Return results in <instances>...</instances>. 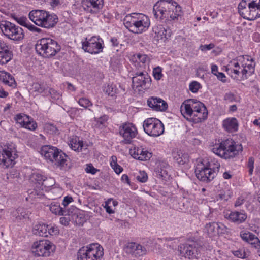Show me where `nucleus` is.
Instances as JSON below:
<instances>
[{
	"label": "nucleus",
	"mask_w": 260,
	"mask_h": 260,
	"mask_svg": "<svg viewBox=\"0 0 260 260\" xmlns=\"http://www.w3.org/2000/svg\"><path fill=\"white\" fill-rule=\"evenodd\" d=\"M12 17L20 25L26 27L29 23L28 20L25 17H19L14 14H12Z\"/></svg>",
	"instance_id": "79ce46f5"
},
{
	"label": "nucleus",
	"mask_w": 260,
	"mask_h": 260,
	"mask_svg": "<svg viewBox=\"0 0 260 260\" xmlns=\"http://www.w3.org/2000/svg\"><path fill=\"white\" fill-rule=\"evenodd\" d=\"M37 126V124L35 121L30 119V117L28 119V121L24 124V127L29 129V130H35Z\"/></svg>",
	"instance_id": "a18cd8bd"
},
{
	"label": "nucleus",
	"mask_w": 260,
	"mask_h": 260,
	"mask_svg": "<svg viewBox=\"0 0 260 260\" xmlns=\"http://www.w3.org/2000/svg\"><path fill=\"white\" fill-rule=\"evenodd\" d=\"M232 253L235 256L240 258H245L246 257L245 252L242 249L233 251Z\"/></svg>",
	"instance_id": "3c124183"
},
{
	"label": "nucleus",
	"mask_w": 260,
	"mask_h": 260,
	"mask_svg": "<svg viewBox=\"0 0 260 260\" xmlns=\"http://www.w3.org/2000/svg\"><path fill=\"white\" fill-rule=\"evenodd\" d=\"M8 95V92H6L2 87H0V97L4 98L7 97Z\"/></svg>",
	"instance_id": "774afa93"
},
{
	"label": "nucleus",
	"mask_w": 260,
	"mask_h": 260,
	"mask_svg": "<svg viewBox=\"0 0 260 260\" xmlns=\"http://www.w3.org/2000/svg\"><path fill=\"white\" fill-rule=\"evenodd\" d=\"M143 126L145 132L152 137H158L164 132L163 123L159 119L154 118L145 120Z\"/></svg>",
	"instance_id": "f8f14e48"
},
{
	"label": "nucleus",
	"mask_w": 260,
	"mask_h": 260,
	"mask_svg": "<svg viewBox=\"0 0 260 260\" xmlns=\"http://www.w3.org/2000/svg\"><path fill=\"white\" fill-rule=\"evenodd\" d=\"M136 179L141 182H145L148 179L147 175L144 171H140L139 174L136 176Z\"/></svg>",
	"instance_id": "de8ad7c7"
},
{
	"label": "nucleus",
	"mask_w": 260,
	"mask_h": 260,
	"mask_svg": "<svg viewBox=\"0 0 260 260\" xmlns=\"http://www.w3.org/2000/svg\"><path fill=\"white\" fill-rule=\"evenodd\" d=\"M45 128L48 133L52 134H56L57 132L56 127L52 124H46Z\"/></svg>",
	"instance_id": "603ef678"
},
{
	"label": "nucleus",
	"mask_w": 260,
	"mask_h": 260,
	"mask_svg": "<svg viewBox=\"0 0 260 260\" xmlns=\"http://www.w3.org/2000/svg\"><path fill=\"white\" fill-rule=\"evenodd\" d=\"M29 117L25 114H18L15 118L17 123L24 127V124L28 121Z\"/></svg>",
	"instance_id": "a19ab883"
},
{
	"label": "nucleus",
	"mask_w": 260,
	"mask_h": 260,
	"mask_svg": "<svg viewBox=\"0 0 260 260\" xmlns=\"http://www.w3.org/2000/svg\"><path fill=\"white\" fill-rule=\"evenodd\" d=\"M195 174L197 178L200 181L208 182L214 178L216 172L201 162L198 163L196 166Z\"/></svg>",
	"instance_id": "ddd939ff"
},
{
	"label": "nucleus",
	"mask_w": 260,
	"mask_h": 260,
	"mask_svg": "<svg viewBox=\"0 0 260 260\" xmlns=\"http://www.w3.org/2000/svg\"><path fill=\"white\" fill-rule=\"evenodd\" d=\"M153 75L156 80H160L162 77L161 69L159 67L154 68L153 71Z\"/></svg>",
	"instance_id": "09e8293b"
},
{
	"label": "nucleus",
	"mask_w": 260,
	"mask_h": 260,
	"mask_svg": "<svg viewBox=\"0 0 260 260\" xmlns=\"http://www.w3.org/2000/svg\"><path fill=\"white\" fill-rule=\"evenodd\" d=\"M151 79L148 73L144 70H141L136 73L133 77V85L136 88H146L150 85Z\"/></svg>",
	"instance_id": "f3484780"
},
{
	"label": "nucleus",
	"mask_w": 260,
	"mask_h": 260,
	"mask_svg": "<svg viewBox=\"0 0 260 260\" xmlns=\"http://www.w3.org/2000/svg\"><path fill=\"white\" fill-rule=\"evenodd\" d=\"M153 11L156 18L166 21H178L183 14L181 7L173 0L157 2L153 6Z\"/></svg>",
	"instance_id": "f257e3e1"
},
{
	"label": "nucleus",
	"mask_w": 260,
	"mask_h": 260,
	"mask_svg": "<svg viewBox=\"0 0 260 260\" xmlns=\"http://www.w3.org/2000/svg\"><path fill=\"white\" fill-rule=\"evenodd\" d=\"M240 236L244 241L251 244L254 247H256L260 244V241L257 237L249 231H241Z\"/></svg>",
	"instance_id": "b1692460"
},
{
	"label": "nucleus",
	"mask_w": 260,
	"mask_h": 260,
	"mask_svg": "<svg viewBox=\"0 0 260 260\" xmlns=\"http://www.w3.org/2000/svg\"><path fill=\"white\" fill-rule=\"evenodd\" d=\"M226 216L230 220L237 224L243 222L247 217L243 211L231 212L229 214H226Z\"/></svg>",
	"instance_id": "c756f323"
},
{
	"label": "nucleus",
	"mask_w": 260,
	"mask_h": 260,
	"mask_svg": "<svg viewBox=\"0 0 260 260\" xmlns=\"http://www.w3.org/2000/svg\"><path fill=\"white\" fill-rule=\"evenodd\" d=\"M173 159L179 165L184 164L187 160L186 155L183 154L180 150H175L172 153Z\"/></svg>",
	"instance_id": "72a5a7b5"
},
{
	"label": "nucleus",
	"mask_w": 260,
	"mask_h": 260,
	"mask_svg": "<svg viewBox=\"0 0 260 260\" xmlns=\"http://www.w3.org/2000/svg\"><path fill=\"white\" fill-rule=\"evenodd\" d=\"M29 18L36 25L45 28L53 27L58 22L55 14H50L43 10H34L29 13Z\"/></svg>",
	"instance_id": "423d86ee"
},
{
	"label": "nucleus",
	"mask_w": 260,
	"mask_h": 260,
	"mask_svg": "<svg viewBox=\"0 0 260 260\" xmlns=\"http://www.w3.org/2000/svg\"><path fill=\"white\" fill-rule=\"evenodd\" d=\"M123 249L126 253L135 256L143 255L146 253V249L144 247L135 242L126 243Z\"/></svg>",
	"instance_id": "412c9836"
},
{
	"label": "nucleus",
	"mask_w": 260,
	"mask_h": 260,
	"mask_svg": "<svg viewBox=\"0 0 260 260\" xmlns=\"http://www.w3.org/2000/svg\"><path fill=\"white\" fill-rule=\"evenodd\" d=\"M0 29L2 33L10 40L20 41L24 37V33L21 27L8 21L0 22Z\"/></svg>",
	"instance_id": "9d476101"
},
{
	"label": "nucleus",
	"mask_w": 260,
	"mask_h": 260,
	"mask_svg": "<svg viewBox=\"0 0 260 260\" xmlns=\"http://www.w3.org/2000/svg\"><path fill=\"white\" fill-rule=\"evenodd\" d=\"M69 145L71 148L74 151H80L83 147V142L80 141L79 138L75 137L70 141Z\"/></svg>",
	"instance_id": "e433bc0d"
},
{
	"label": "nucleus",
	"mask_w": 260,
	"mask_h": 260,
	"mask_svg": "<svg viewBox=\"0 0 260 260\" xmlns=\"http://www.w3.org/2000/svg\"><path fill=\"white\" fill-rule=\"evenodd\" d=\"M241 144H236L232 139L222 141L219 144L213 148V152L221 158L225 159L234 158L242 151Z\"/></svg>",
	"instance_id": "39448f33"
},
{
	"label": "nucleus",
	"mask_w": 260,
	"mask_h": 260,
	"mask_svg": "<svg viewBox=\"0 0 260 260\" xmlns=\"http://www.w3.org/2000/svg\"><path fill=\"white\" fill-rule=\"evenodd\" d=\"M249 1L242 0L238 5L239 12L244 19L249 20L256 19L254 13L250 8Z\"/></svg>",
	"instance_id": "aec40b11"
},
{
	"label": "nucleus",
	"mask_w": 260,
	"mask_h": 260,
	"mask_svg": "<svg viewBox=\"0 0 260 260\" xmlns=\"http://www.w3.org/2000/svg\"><path fill=\"white\" fill-rule=\"evenodd\" d=\"M78 103L81 106L85 108H87L92 105V103L90 100L85 98H80L78 101Z\"/></svg>",
	"instance_id": "c03bdc74"
},
{
	"label": "nucleus",
	"mask_w": 260,
	"mask_h": 260,
	"mask_svg": "<svg viewBox=\"0 0 260 260\" xmlns=\"http://www.w3.org/2000/svg\"><path fill=\"white\" fill-rule=\"evenodd\" d=\"M244 202V199L242 197H239L237 199L235 203V207H237L240 206Z\"/></svg>",
	"instance_id": "e2e57ef3"
},
{
	"label": "nucleus",
	"mask_w": 260,
	"mask_h": 260,
	"mask_svg": "<svg viewBox=\"0 0 260 260\" xmlns=\"http://www.w3.org/2000/svg\"><path fill=\"white\" fill-rule=\"evenodd\" d=\"M0 81L10 86L15 83V79L12 75L4 71H0Z\"/></svg>",
	"instance_id": "2f4dec72"
},
{
	"label": "nucleus",
	"mask_w": 260,
	"mask_h": 260,
	"mask_svg": "<svg viewBox=\"0 0 260 260\" xmlns=\"http://www.w3.org/2000/svg\"><path fill=\"white\" fill-rule=\"evenodd\" d=\"M215 47V45L213 43H210L209 44H206V45H200L199 49L202 51H206L208 50H210L213 48H214Z\"/></svg>",
	"instance_id": "864d4df0"
},
{
	"label": "nucleus",
	"mask_w": 260,
	"mask_h": 260,
	"mask_svg": "<svg viewBox=\"0 0 260 260\" xmlns=\"http://www.w3.org/2000/svg\"><path fill=\"white\" fill-rule=\"evenodd\" d=\"M224 228L225 226L222 223L215 222L209 223L206 226L207 233L210 236L222 233Z\"/></svg>",
	"instance_id": "cd10ccee"
},
{
	"label": "nucleus",
	"mask_w": 260,
	"mask_h": 260,
	"mask_svg": "<svg viewBox=\"0 0 260 260\" xmlns=\"http://www.w3.org/2000/svg\"><path fill=\"white\" fill-rule=\"evenodd\" d=\"M8 48H9L8 46L4 42L0 41V51L7 50Z\"/></svg>",
	"instance_id": "0e129e2a"
},
{
	"label": "nucleus",
	"mask_w": 260,
	"mask_h": 260,
	"mask_svg": "<svg viewBox=\"0 0 260 260\" xmlns=\"http://www.w3.org/2000/svg\"><path fill=\"white\" fill-rule=\"evenodd\" d=\"M13 153L12 148L0 145V165L6 168L12 167L15 164V154Z\"/></svg>",
	"instance_id": "2eb2a0df"
},
{
	"label": "nucleus",
	"mask_w": 260,
	"mask_h": 260,
	"mask_svg": "<svg viewBox=\"0 0 260 260\" xmlns=\"http://www.w3.org/2000/svg\"><path fill=\"white\" fill-rule=\"evenodd\" d=\"M86 171L87 173L94 174L96 172L97 170L93 166L89 164L87 165Z\"/></svg>",
	"instance_id": "052dcab7"
},
{
	"label": "nucleus",
	"mask_w": 260,
	"mask_h": 260,
	"mask_svg": "<svg viewBox=\"0 0 260 260\" xmlns=\"http://www.w3.org/2000/svg\"><path fill=\"white\" fill-rule=\"evenodd\" d=\"M103 255V248L98 243H93L80 248L77 256L78 260H100Z\"/></svg>",
	"instance_id": "1a4fd4ad"
},
{
	"label": "nucleus",
	"mask_w": 260,
	"mask_h": 260,
	"mask_svg": "<svg viewBox=\"0 0 260 260\" xmlns=\"http://www.w3.org/2000/svg\"><path fill=\"white\" fill-rule=\"evenodd\" d=\"M59 230L56 226H48V236L50 235H56L59 233Z\"/></svg>",
	"instance_id": "5fc2aeb1"
},
{
	"label": "nucleus",
	"mask_w": 260,
	"mask_h": 260,
	"mask_svg": "<svg viewBox=\"0 0 260 260\" xmlns=\"http://www.w3.org/2000/svg\"><path fill=\"white\" fill-rule=\"evenodd\" d=\"M180 111L187 120L195 123L205 120L208 116V111L204 104L194 99L184 101L181 105Z\"/></svg>",
	"instance_id": "f03ea898"
},
{
	"label": "nucleus",
	"mask_w": 260,
	"mask_h": 260,
	"mask_svg": "<svg viewBox=\"0 0 260 260\" xmlns=\"http://www.w3.org/2000/svg\"><path fill=\"white\" fill-rule=\"evenodd\" d=\"M112 161L110 163L111 167L113 168L115 173L117 174H120L123 170L122 168L115 162L114 159H116V157L112 156Z\"/></svg>",
	"instance_id": "37998d69"
},
{
	"label": "nucleus",
	"mask_w": 260,
	"mask_h": 260,
	"mask_svg": "<svg viewBox=\"0 0 260 260\" xmlns=\"http://www.w3.org/2000/svg\"><path fill=\"white\" fill-rule=\"evenodd\" d=\"M26 28H27L30 31L36 32H40L41 31V29L38 27H37L33 24H31L29 23L27 25Z\"/></svg>",
	"instance_id": "4d7b16f0"
},
{
	"label": "nucleus",
	"mask_w": 260,
	"mask_h": 260,
	"mask_svg": "<svg viewBox=\"0 0 260 260\" xmlns=\"http://www.w3.org/2000/svg\"><path fill=\"white\" fill-rule=\"evenodd\" d=\"M111 200H109L107 202H106L104 208L106 209V211L109 214H112L114 212V211L111 208V207L109 205L111 204Z\"/></svg>",
	"instance_id": "bf43d9fd"
},
{
	"label": "nucleus",
	"mask_w": 260,
	"mask_h": 260,
	"mask_svg": "<svg viewBox=\"0 0 260 260\" xmlns=\"http://www.w3.org/2000/svg\"><path fill=\"white\" fill-rule=\"evenodd\" d=\"M30 180L32 182H36L45 187L52 186L54 184V180L52 178H47L39 173L32 174Z\"/></svg>",
	"instance_id": "393cba45"
},
{
	"label": "nucleus",
	"mask_w": 260,
	"mask_h": 260,
	"mask_svg": "<svg viewBox=\"0 0 260 260\" xmlns=\"http://www.w3.org/2000/svg\"><path fill=\"white\" fill-rule=\"evenodd\" d=\"M40 153L44 157L51 162H54L55 165L61 169L67 166L68 156L55 147L50 145H45L42 147Z\"/></svg>",
	"instance_id": "0eeeda50"
},
{
	"label": "nucleus",
	"mask_w": 260,
	"mask_h": 260,
	"mask_svg": "<svg viewBox=\"0 0 260 260\" xmlns=\"http://www.w3.org/2000/svg\"><path fill=\"white\" fill-rule=\"evenodd\" d=\"M33 233L36 235L42 237L48 236V225L43 223H38L35 225Z\"/></svg>",
	"instance_id": "7c9ffc66"
},
{
	"label": "nucleus",
	"mask_w": 260,
	"mask_h": 260,
	"mask_svg": "<svg viewBox=\"0 0 260 260\" xmlns=\"http://www.w3.org/2000/svg\"><path fill=\"white\" fill-rule=\"evenodd\" d=\"M129 154L133 158L141 161L149 160L152 157V153L142 147H134L131 149Z\"/></svg>",
	"instance_id": "4be33fe9"
},
{
	"label": "nucleus",
	"mask_w": 260,
	"mask_h": 260,
	"mask_svg": "<svg viewBox=\"0 0 260 260\" xmlns=\"http://www.w3.org/2000/svg\"><path fill=\"white\" fill-rule=\"evenodd\" d=\"M254 159L251 157L249 158L248 161L247 163V168L248 169V172L249 175H252L253 171L254 169Z\"/></svg>",
	"instance_id": "8fccbe9b"
},
{
	"label": "nucleus",
	"mask_w": 260,
	"mask_h": 260,
	"mask_svg": "<svg viewBox=\"0 0 260 260\" xmlns=\"http://www.w3.org/2000/svg\"><path fill=\"white\" fill-rule=\"evenodd\" d=\"M70 221V218L69 217H61L60 218V223L64 226H67L69 225Z\"/></svg>",
	"instance_id": "13d9d810"
},
{
	"label": "nucleus",
	"mask_w": 260,
	"mask_h": 260,
	"mask_svg": "<svg viewBox=\"0 0 260 260\" xmlns=\"http://www.w3.org/2000/svg\"><path fill=\"white\" fill-rule=\"evenodd\" d=\"M46 96H50L54 100H58L61 96V94L55 90L49 88L48 91H46Z\"/></svg>",
	"instance_id": "ea45409f"
},
{
	"label": "nucleus",
	"mask_w": 260,
	"mask_h": 260,
	"mask_svg": "<svg viewBox=\"0 0 260 260\" xmlns=\"http://www.w3.org/2000/svg\"><path fill=\"white\" fill-rule=\"evenodd\" d=\"M158 175L159 177L166 179L168 176V171L166 169L161 168L160 170H158Z\"/></svg>",
	"instance_id": "6e6d98bb"
},
{
	"label": "nucleus",
	"mask_w": 260,
	"mask_h": 260,
	"mask_svg": "<svg viewBox=\"0 0 260 260\" xmlns=\"http://www.w3.org/2000/svg\"><path fill=\"white\" fill-rule=\"evenodd\" d=\"M50 211L58 215H66V211L60 207V204L58 202H52L50 205Z\"/></svg>",
	"instance_id": "473e14b6"
},
{
	"label": "nucleus",
	"mask_w": 260,
	"mask_h": 260,
	"mask_svg": "<svg viewBox=\"0 0 260 260\" xmlns=\"http://www.w3.org/2000/svg\"><path fill=\"white\" fill-rule=\"evenodd\" d=\"M153 31L155 34V39L158 41L165 42L170 37L169 34L167 33V29L162 25L155 26L153 28Z\"/></svg>",
	"instance_id": "a878e982"
},
{
	"label": "nucleus",
	"mask_w": 260,
	"mask_h": 260,
	"mask_svg": "<svg viewBox=\"0 0 260 260\" xmlns=\"http://www.w3.org/2000/svg\"><path fill=\"white\" fill-rule=\"evenodd\" d=\"M28 211L25 208L19 207L12 212L13 216L18 220H21L27 217Z\"/></svg>",
	"instance_id": "c9c22d12"
},
{
	"label": "nucleus",
	"mask_w": 260,
	"mask_h": 260,
	"mask_svg": "<svg viewBox=\"0 0 260 260\" xmlns=\"http://www.w3.org/2000/svg\"><path fill=\"white\" fill-rule=\"evenodd\" d=\"M73 201L71 197L66 196L64 198L62 202V205L66 207L68 205Z\"/></svg>",
	"instance_id": "680f3d73"
},
{
	"label": "nucleus",
	"mask_w": 260,
	"mask_h": 260,
	"mask_svg": "<svg viewBox=\"0 0 260 260\" xmlns=\"http://www.w3.org/2000/svg\"><path fill=\"white\" fill-rule=\"evenodd\" d=\"M200 88V84L197 81H193L189 84V90L193 93L197 92Z\"/></svg>",
	"instance_id": "49530a36"
},
{
	"label": "nucleus",
	"mask_w": 260,
	"mask_h": 260,
	"mask_svg": "<svg viewBox=\"0 0 260 260\" xmlns=\"http://www.w3.org/2000/svg\"><path fill=\"white\" fill-rule=\"evenodd\" d=\"M82 7L88 13L96 14L99 13L104 6V0H82Z\"/></svg>",
	"instance_id": "6ab92c4d"
},
{
	"label": "nucleus",
	"mask_w": 260,
	"mask_h": 260,
	"mask_svg": "<svg viewBox=\"0 0 260 260\" xmlns=\"http://www.w3.org/2000/svg\"><path fill=\"white\" fill-rule=\"evenodd\" d=\"M119 135L123 138L125 144L131 143L132 140L138 135L136 126L132 123L126 122L122 124L119 127Z\"/></svg>",
	"instance_id": "4468645a"
},
{
	"label": "nucleus",
	"mask_w": 260,
	"mask_h": 260,
	"mask_svg": "<svg viewBox=\"0 0 260 260\" xmlns=\"http://www.w3.org/2000/svg\"><path fill=\"white\" fill-rule=\"evenodd\" d=\"M178 250L181 254L188 258H197L199 254V247L194 242H192L191 244H181Z\"/></svg>",
	"instance_id": "a211bd4d"
},
{
	"label": "nucleus",
	"mask_w": 260,
	"mask_h": 260,
	"mask_svg": "<svg viewBox=\"0 0 260 260\" xmlns=\"http://www.w3.org/2000/svg\"><path fill=\"white\" fill-rule=\"evenodd\" d=\"M108 117L106 115L103 116V117H100L98 120V123H100V124H104L105 122L107 120Z\"/></svg>",
	"instance_id": "338daca9"
},
{
	"label": "nucleus",
	"mask_w": 260,
	"mask_h": 260,
	"mask_svg": "<svg viewBox=\"0 0 260 260\" xmlns=\"http://www.w3.org/2000/svg\"><path fill=\"white\" fill-rule=\"evenodd\" d=\"M123 24L130 31L141 34L149 27L150 22L148 17L141 13H132L123 19Z\"/></svg>",
	"instance_id": "20e7f679"
},
{
	"label": "nucleus",
	"mask_w": 260,
	"mask_h": 260,
	"mask_svg": "<svg viewBox=\"0 0 260 260\" xmlns=\"http://www.w3.org/2000/svg\"><path fill=\"white\" fill-rule=\"evenodd\" d=\"M132 60L135 63V66L140 70L146 69V63L149 62V58L145 54L137 53L132 57Z\"/></svg>",
	"instance_id": "bb28decb"
},
{
	"label": "nucleus",
	"mask_w": 260,
	"mask_h": 260,
	"mask_svg": "<svg viewBox=\"0 0 260 260\" xmlns=\"http://www.w3.org/2000/svg\"><path fill=\"white\" fill-rule=\"evenodd\" d=\"M255 62L253 59L248 56H240L236 59H233L228 64L226 71L234 78H237L241 73L242 79H246L247 75H251L254 72Z\"/></svg>",
	"instance_id": "7ed1b4c3"
},
{
	"label": "nucleus",
	"mask_w": 260,
	"mask_h": 260,
	"mask_svg": "<svg viewBox=\"0 0 260 260\" xmlns=\"http://www.w3.org/2000/svg\"><path fill=\"white\" fill-rule=\"evenodd\" d=\"M12 55V53L9 48H8L7 50L0 51V64L7 63L11 59Z\"/></svg>",
	"instance_id": "4c0bfd02"
},
{
	"label": "nucleus",
	"mask_w": 260,
	"mask_h": 260,
	"mask_svg": "<svg viewBox=\"0 0 260 260\" xmlns=\"http://www.w3.org/2000/svg\"><path fill=\"white\" fill-rule=\"evenodd\" d=\"M147 104L149 107L156 111H163L168 108L167 103L160 98L152 96L148 99Z\"/></svg>",
	"instance_id": "5701e85b"
},
{
	"label": "nucleus",
	"mask_w": 260,
	"mask_h": 260,
	"mask_svg": "<svg viewBox=\"0 0 260 260\" xmlns=\"http://www.w3.org/2000/svg\"><path fill=\"white\" fill-rule=\"evenodd\" d=\"M238 122L236 118L230 117L224 119L222 122L223 128L228 132H235L238 129Z\"/></svg>",
	"instance_id": "c85d7f7f"
},
{
	"label": "nucleus",
	"mask_w": 260,
	"mask_h": 260,
	"mask_svg": "<svg viewBox=\"0 0 260 260\" xmlns=\"http://www.w3.org/2000/svg\"><path fill=\"white\" fill-rule=\"evenodd\" d=\"M36 50L38 54L44 57L54 56L60 50V46L56 41L49 38H42L38 41Z\"/></svg>",
	"instance_id": "6e6552de"
},
{
	"label": "nucleus",
	"mask_w": 260,
	"mask_h": 260,
	"mask_svg": "<svg viewBox=\"0 0 260 260\" xmlns=\"http://www.w3.org/2000/svg\"><path fill=\"white\" fill-rule=\"evenodd\" d=\"M32 89L34 90V91L43 93L44 95L46 96V91H48V87L47 86L46 84L44 82H36L32 84Z\"/></svg>",
	"instance_id": "f704fd0d"
},
{
	"label": "nucleus",
	"mask_w": 260,
	"mask_h": 260,
	"mask_svg": "<svg viewBox=\"0 0 260 260\" xmlns=\"http://www.w3.org/2000/svg\"><path fill=\"white\" fill-rule=\"evenodd\" d=\"M55 250V245L48 240L36 241L31 246L32 253L37 256L48 257L54 253Z\"/></svg>",
	"instance_id": "9b49d317"
},
{
	"label": "nucleus",
	"mask_w": 260,
	"mask_h": 260,
	"mask_svg": "<svg viewBox=\"0 0 260 260\" xmlns=\"http://www.w3.org/2000/svg\"><path fill=\"white\" fill-rule=\"evenodd\" d=\"M103 40L96 37H92L89 40L83 42L82 48L91 54H97L102 51Z\"/></svg>",
	"instance_id": "dca6fc26"
},
{
	"label": "nucleus",
	"mask_w": 260,
	"mask_h": 260,
	"mask_svg": "<svg viewBox=\"0 0 260 260\" xmlns=\"http://www.w3.org/2000/svg\"><path fill=\"white\" fill-rule=\"evenodd\" d=\"M117 89L116 86L113 84H108L105 86L104 88V91L108 95L113 96L117 93Z\"/></svg>",
	"instance_id": "58836bf2"
},
{
	"label": "nucleus",
	"mask_w": 260,
	"mask_h": 260,
	"mask_svg": "<svg viewBox=\"0 0 260 260\" xmlns=\"http://www.w3.org/2000/svg\"><path fill=\"white\" fill-rule=\"evenodd\" d=\"M234 95L231 93H226L224 95V100L228 101H233L234 100Z\"/></svg>",
	"instance_id": "69168bd1"
}]
</instances>
